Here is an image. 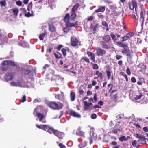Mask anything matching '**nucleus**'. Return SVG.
Instances as JSON below:
<instances>
[{
	"label": "nucleus",
	"mask_w": 148,
	"mask_h": 148,
	"mask_svg": "<svg viewBox=\"0 0 148 148\" xmlns=\"http://www.w3.org/2000/svg\"><path fill=\"white\" fill-rule=\"evenodd\" d=\"M48 106L53 109L55 110H59L62 108L63 105L60 102L56 101L51 102L48 103Z\"/></svg>",
	"instance_id": "obj_1"
},
{
	"label": "nucleus",
	"mask_w": 148,
	"mask_h": 148,
	"mask_svg": "<svg viewBox=\"0 0 148 148\" xmlns=\"http://www.w3.org/2000/svg\"><path fill=\"white\" fill-rule=\"evenodd\" d=\"M38 108V107H37L34 109L33 114L34 115L36 116L39 119V121L41 122L45 117L46 115V114L44 115L42 113L38 112L37 110Z\"/></svg>",
	"instance_id": "obj_2"
},
{
	"label": "nucleus",
	"mask_w": 148,
	"mask_h": 148,
	"mask_svg": "<svg viewBox=\"0 0 148 148\" xmlns=\"http://www.w3.org/2000/svg\"><path fill=\"white\" fill-rule=\"evenodd\" d=\"M128 6L130 8L133 10L135 8L136 12H137V8H138L137 2L136 0H131L128 3Z\"/></svg>",
	"instance_id": "obj_3"
},
{
	"label": "nucleus",
	"mask_w": 148,
	"mask_h": 148,
	"mask_svg": "<svg viewBox=\"0 0 148 148\" xmlns=\"http://www.w3.org/2000/svg\"><path fill=\"white\" fill-rule=\"evenodd\" d=\"M135 135L136 138L139 139L138 140V142L139 143L145 144L146 142V140H148V139L145 138L142 135L136 134Z\"/></svg>",
	"instance_id": "obj_4"
},
{
	"label": "nucleus",
	"mask_w": 148,
	"mask_h": 148,
	"mask_svg": "<svg viewBox=\"0 0 148 148\" xmlns=\"http://www.w3.org/2000/svg\"><path fill=\"white\" fill-rule=\"evenodd\" d=\"M114 129L112 131L111 133L114 134H118V133L122 131V128L121 126L119 124L116 125Z\"/></svg>",
	"instance_id": "obj_5"
},
{
	"label": "nucleus",
	"mask_w": 148,
	"mask_h": 148,
	"mask_svg": "<svg viewBox=\"0 0 148 148\" xmlns=\"http://www.w3.org/2000/svg\"><path fill=\"white\" fill-rule=\"evenodd\" d=\"M134 34L133 32H130L126 34V36L121 38L120 40L121 42L126 41L134 36Z\"/></svg>",
	"instance_id": "obj_6"
},
{
	"label": "nucleus",
	"mask_w": 148,
	"mask_h": 148,
	"mask_svg": "<svg viewBox=\"0 0 148 148\" xmlns=\"http://www.w3.org/2000/svg\"><path fill=\"white\" fill-rule=\"evenodd\" d=\"M78 39L75 36H73L71 39V46L75 47L78 46L79 43Z\"/></svg>",
	"instance_id": "obj_7"
},
{
	"label": "nucleus",
	"mask_w": 148,
	"mask_h": 148,
	"mask_svg": "<svg viewBox=\"0 0 148 148\" xmlns=\"http://www.w3.org/2000/svg\"><path fill=\"white\" fill-rule=\"evenodd\" d=\"M67 113L70 116H72L74 117L78 118H80L81 117V116L80 114L73 110H69L68 111Z\"/></svg>",
	"instance_id": "obj_8"
},
{
	"label": "nucleus",
	"mask_w": 148,
	"mask_h": 148,
	"mask_svg": "<svg viewBox=\"0 0 148 148\" xmlns=\"http://www.w3.org/2000/svg\"><path fill=\"white\" fill-rule=\"evenodd\" d=\"M54 135L60 139H62L64 136V135L63 132H60L56 130L54 132Z\"/></svg>",
	"instance_id": "obj_9"
},
{
	"label": "nucleus",
	"mask_w": 148,
	"mask_h": 148,
	"mask_svg": "<svg viewBox=\"0 0 148 148\" xmlns=\"http://www.w3.org/2000/svg\"><path fill=\"white\" fill-rule=\"evenodd\" d=\"M141 12L140 13V21H143L144 19V16L145 14V11L144 9V7L143 5H140Z\"/></svg>",
	"instance_id": "obj_10"
},
{
	"label": "nucleus",
	"mask_w": 148,
	"mask_h": 148,
	"mask_svg": "<svg viewBox=\"0 0 148 148\" xmlns=\"http://www.w3.org/2000/svg\"><path fill=\"white\" fill-rule=\"evenodd\" d=\"M106 7L105 6H100L98 7V8L95 10L94 11V13H97L99 12L103 13L105 10Z\"/></svg>",
	"instance_id": "obj_11"
},
{
	"label": "nucleus",
	"mask_w": 148,
	"mask_h": 148,
	"mask_svg": "<svg viewBox=\"0 0 148 148\" xmlns=\"http://www.w3.org/2000/svg\"><path fill=\"white\" fill-rule=\"evenodd\" d=\"M87 54L89 57L90 59L94 62H96L95 58V54L92 52L87 51Z\"/></svg>",
	"instance_id": "obj_12"
},
{
	"label": "nucleus",
	"mask_w": 148,
	"mask_h": 148,
	"mask_svg": "<svg viewBox=\"0 0 148 148\" xmlns=\"http://www.w3.org/2000/svg\"><path fill=\"white\" fill-rule=\"evenodd\" d=\"M94 75H97V77H94L95 79H97L99 78L100 79H102L103 78V73L102 72H99L98 70L96 71L94 73Z\"/></svg>",
	"instance_id": "obj_13"
},
{
	"label": "nucleus",
	"mask_w": 148,
	"mask_h": 148,
	"mask_svg": "<svg viewBox=\"0 0 148 148\" xmlns=\"http://www.w3.org/2000/svg\"><path fill=\"white\" fill-rule=\"evenodd\" d=\"M56 130H54L53 128L51 127L50 126L48 125H47L45 127V131H46L47 132H48L50 134H51L53 133L54 134V132Z\"/></svg>",
	"instance_id": "obj_14"
},
{
	"label": "nucleus",
	"mask_w": 148,
	"mask_h": 148,
	"mask_svg": "<svg viewBox=\"0 0 148 148\" xmlns=\"http://www.w3.org/2000/svg\"><path fill=\"white\" fill-rule=\"evenodd\" d=\"M106 51L102 49L99 48L97 50V53L99 56H102L106 53Z\"/></svg>",
	"instance_id": "obj_15"
},
{
	"label": "nucleus",
	"mask_w": 148,
	"mask_h": 148,
	"mask_svg": "<svg viewBox=\"0 0 148 148\" xmlns=\"http://www.w3.org/2000/svg\"><path fill=\"white\" fill-rule=\"evenodd\" d=\"M102 39L103 40L102 42L108 43L111 40V38L109 35H106L102 37Z\"/></svg>",
	"instance_id": "obj_16"
},
{
	"label": "nucleus",
	"mask_w": 148,
	"mask_h": 148,
	"mask_svg": "<svg viewBox=\"0 0 148 148\" xmlns=\"http://www.w3.org/2000/svg\"><path fill=\"white\" fill-rule=\"evenodd\" d=\"M10 84L11 86H14L21 87L22 86L21 83L19 80L16 82L12 81L10 83Z\"/></svg>",
	"instance_id": "obj_17"
},
{
	"label": "nucleus",
	"mask_w": 148,
	"mask_h": 148,
	"mask_svg": "<svg viewBox=\"0 0 148 148\" xmlns=\"http://www.w3.org/2000/svg\"><path fill=\"white\" fill-rule=\"evenodd\" d=\"M56 77L57 78L58 77L59 78V77L58 75H54L51 74H49L47 76V79L49 80H51V81H52V80H55Z\"/></svg>",
	"instance_id": "obj_18"
},
{
	"label": "nucleus",
	"mask_w": 148,
	"mask_h": 148,
	"mask_svg": "<svg viewBox=\"0 0 148 148\" xmlns=\"http://www.w3.org/2000/svg\"><path fill=\"white\" fill-rule=\"evenodd\" d=\"M76 135L83 138L85 137L84 132L83 131L81 130V129L79 128L77 129V130L76 132Z\"/></svg>",
	"instance_id": "obj_19"
},
{
	"label": "nucleus",
	"mask_w": 148,
	"mask_h": 148,
	"mask_svg": "<svg viewBox=\"0 0 148 148\" xmlns=\"http://www.w3.org/2000/svg\"><path fill=\"white\" fill-rule=\"evenodd\" d=\"M24 72H25V74L29 75V78L31 79L32 78L33 75L32 71L31 70L25 69Z\"/></svg>",
	"instance_id": "obj_20"
},
{
	"label": "nucleus",
	"mask_w": 148,
	"mask_h": 148,
	"mask_svg": "<svg viewBox=\"0 0 148 148\" xmlns=\"http://www.w3.org/2000/svg\"><path fill=\"white\" fill-rule=\"evenodd\" d=\"M5 78L6 80L7 81H10L12 79L13 76L11 73H8L5 75Z\"/></svg>",
	"instance_id": "obj_21"
},
{
	"label": "nucleus",
	"mask_w": 148,
	"mask_h": 148,
	"mask_svg": "<svg viewBox=\"0 0 148 148\" xmlns=\"http://www.w3.org/2000/svg\"><path fill=\"white\" fill-rule=\"evenodd\" d=\"M119 15V12L118 11H116V10L113 11L110 14V15L112 18H114L115 16H118Z\"/></svg>",
	"instance_id": "obj_22"
},
{
	"label": "nucleus",
	"mask_w": 148,
	"mask_h": 148,
	"mask_svg": "<svg viewBox=\"0 0 148 148\" xmlns=\"http://www.w3.org/2000/svg\"><path fill=\"white\" fill-rule=\"evenodd\" d=\"M106 43H107L102 41L100 42V44L101 45L103 49H108L109 48V47L108 45L106 44Z\"/></svg>",
	"instance_id": "obj_23"
},
{
	"label": "nucleus",
	"mask_w": 148,
	"mask_h": 148,
	"mask_svg": "<svg viewBox=\"0 0 148 148\" xmlns=\"http://www.w3.org/2000/svg\"><path fill=\"white\" fill-rule=\"evenodd\" d=\"M71 100V101H74L75 99V94L74 92H71L70 95Z\"/></svg>",
	"instance_id": "obj_24"
},
{
	"label": "nucleus",
	"mask_w": 148,
	"mask_h": 148,
	"mask_svg": "<svg viewBox=\"0 0 148 148\" xmlns=\"http://www.w3.org/2000/svg\"><path fill=\"white\" fill-rule=\"evenodd\" d=\"M116 43L119 47L123 48H127V44H123L120 41L117 42Z\"/></svg>",
	"instance_id": "obj_25"
},
{
	"label": "nucleus",
	"mask_w": 148,
	"mask_h": 148,
	"mask_svg": "<svg viewBox=\"0 0 148 148\" xmlns=\"http://www.w3.org/2000/svg\"><path fill=\"white\" fill-rule=\"evenodd\" d=\"M79 6V4L77 3L73 6L72 8L71 11L72 12H75V11L78 8Z\"/></svg>",
	"instance_id": "obj_26"
},
{
	"label": "nucleus",
	"mask_w": 148,
	"mask_h": 148,
	"mask_svg": "<svg viewBox=\"0 0 148 148\" xmlns=\"http://www.w3.org/2000/svg\"><path fill=\"white\" fill-rule=\"evenodd\" d=\"M0 40L1 41L2 44H4L5 42H7V39L4 36H2V35L0 34Z\"/></svg>",
	"instance_id": "obj_27"
},
{
	"label": "nucleus",
	"mask_w": 148,
	"mask_h": 148,
	"mask_svg": "<svg viewBox=\"0 0 148 148\" xmlns=\"http://www.w3.org/2000/svg\"><path fill=\"white\" fill-rule=\"evenodd\" d=\"M49 30L51 32H53L56 30V29L53 25L52 24H50L49 25Z\"/></svg>",
	"instance_id": "obj_28"
},
{
	"label": "nucleus",
	"mask_w": 148,
	"mask_h": 148,
	"mask_svg": "<svg viewBox=\"0 0 148 148\" xmlns=\"http://www.w3.org/2000/svg\"><path fill=\"white\" fill-rule=\"evenodd\" d=\"M46 125H38V124H36V127L40 129H41L44 131H45V127H46Z\"/></svg>",
	"instance_id": "obj_29"
},
{
	"label": "nucleus",
	"mask_w": 148,
	"mask_h": 148,
	"mask_svg": "<svg viewBox=\"0 0 148 148\" xmlns=\"http://www.w3.org/2000/svg\"><path fill=\"white\" fill-rule=\"evenodd\" d=\"M84 109L85 110H87L88 109L90 106H89V104L88 103L87 101H85L84 102Z\"/></svg>",
	"instance_id": "obj_30"
},
{
	"label": "nucleus",
	"mask_w": 148,
	"mask_h": 148,
	"mask_svg": "<svg viewBox=\"0 0 148 148\" xmlns=\"http://www.w3.org/2000/svg\"><path fill=\"white\" fill-rule=\"evenodd\" d=\"M94 134V133H93L92 134L90 135L89 138L88 139L89 140L90 144H91L92 143L93 139L96 140V139L95 138Z\"/></svg>",
	"instance_id": "obj_31"
},
{
	"label": "nucleus",
	"mask_w": 148,
	"mask_h": 148,
	"mask_svg": "<svg viewBox=\"0 0 148 148\" xmlns=\"http://www.w3.org/2000/svg\"><path fill=\"white\" fill-rule=\"evenodd\" d=\"M12 12L13 13L14 15L17 16L19 12L18 9L17 8H14L12 9Z\"/></svg>",
	"instance_id": "obj_32"
},
{
	"label": "nucleus",
	"mask_w": 148,
	"mask_h": 148,
	"mask_svg": "<svg viewBox=\"0 0 148 148\" xmlns=\"http://www.w3.org/2000/svg\"><path fill=\"white\" fill-rule=\"evenodd\" d=\"M69 14L68 13L66 14L64 18V21L66 22L69 21Z\"/></svg>",
	"instance_id": "obj_33"
},
{
	"label": "nucleus",
	"mask_w": 148,
	"mask_h": 148,
	"mask_svg": "<svg viewBox=\"0 0 148 148\" xmlns=\"http://www.w3.org/2000/svg\"><path fill=\"white\" fill-rule=\"evenodd\" d=\"M76 14L75 12H72L70 16L71 20L72 21L74 20L76 17Z\"/></svg>",
	"instance_id": "obj_34"
},
{
	"label": "nucleus",
	"mask_w": 148,
	"mask_h": 148,
	"mask_svg": "<svg viewBox=\"0 0 148 148\" xmlns=\"http://www.w3.org/2000/svg\"><path fill=\"white\" fill-rule=\"evenodd\" d=\"M55 97L56 99H58L60 101L62 102H64L65 101L64 98L61 96V95H58L56 96Z\"/></svg>",
	"instance_id": "obj_35"
},
{
	"label": "nucleus",
	"mask_w": 148,
	"mask_h": 148,
	"mask_svg": "<svg viewBox=\"0 0 148 148\" xmlns=\"http://www.w3.org/2000/svg\"><path fill=\"white\" fill-rule=\"evenodd\" d=\"M120 74L121 75L124 77L127 82L128 81V79L127 75L124 72L121 71L120 72Z\"/></svg>",
	"instance_id": "obj_36"
},
{
	"label": "nucleus",
	"mask_w": 148,
	"mask_h": 148,
	"mask_svg": "<svg viewBox=\"0 0 148 148\" xmlns=\"http://www.w3.org/2000/svg\"><path fill=\"white\" fill-rule=\"evenodd\" d=\"M66 26L67 27L70 28L73 27H74V25L73 23H70L69 21L66 22Z\"/></svg>",
	"instance_id": "obj_37"
},
{
	"label": "nucleus",
	"mask_w": 148,
	"mask_h": 148,
	"mask_svg": "<svg viewBox=\"0 0 148 148\" xmlns=\"http://www.w3.org/2000/svg\"><path fill=\"white\" fill-rule=\"evenodd\" d=\"M127 48H124V49L122 51V52L123 54H126L128 53L129 51H130V50L129 49L128 47H127Z\"/></svg>",
	"instance_id": "obj_38"
},
{
	"label": "nucleus",
	"mask_w": 148,
	"mask_h": 148,
	"mask_svg": "<svg viewBox=\"0 0 148 148\" xmlns=\"http://www.w3.org/2000/svg\"><path fill=\"white\" fill-rule=\"evenodd\" d=\"M46 35V32L42 33V34H40L39 35V37L40 40H43L44 38L45 37Z\"/></svg>",
	"instance_id": "obj_39"
},
{
	"label": "nucleus",
	"mask_w": 148,
	"mask_h": 148,
	"mask_svg": "<svg viewBox=\"0 0 148 148\" xmlns=\"http://www.w3.org/2000/svg\"><path fill=\"white\" fill-rule=\"evenodd\" d=\"M106 72L107 74V76L108 77V79H109L111 75V72L110 70L109 69H108V70H106Z\"/></svg>",
	"instance_id": "obj_40"
},
{
	"label": "nucleus",
	"mask_w": 148,
	"mask_h": 148,
	"mask_svg": "<svg viewBox=\"0 0 148 148\" xmlns=\"http://www.w3.org/2000/svg\"><path fill=\"white\" fill-rule=\"evenodd\" d=\"M127 139L125 138V136H123L119 138V140L121 142H123L124 141H126L127 140Z\"/></svg>",
	"instance_id": "obj_41"
},
{
	"label": "nucleus",
	"mask_w": 148,
	"mask_h": 148,
	"mask_svg": "<svg viewBox=\"0 0 148 148\" xmlns=\"http://www.w3.org/2000/svg\"><path fill=\"white\" fill-rule=\"evenodd\" d=\"M6 3L5 1H0V5L1 7H5L6 5Z\"/></svg>",
	"instance_id": "obj_42"
},
{
	"label": "nucleus",
	"mask_w": 148,
	"mask_h": 148,
	"mask_svg": "<svg viewBox=\"0 0 148 148\" xmlns=\"http://www.w3.org/2000/svg\"><path fill=\"white\" fill-rule=\"evenodd\" d=\"M91 64H92V68L94 70H97L99 68V66L97 64H93L92 63H91Z\"/></svg>",
	"instance_id": "obj_43"
},
{
	"label": "nucleus",
	"mask_w": 148,
	"mask_h": 148,
	"mask_svg": "<svg viewBox=\"0 0 148 148\" xmlns=\"http://www.w3.org/2000/svg\"><path fill=\"white\" fill-rule=\"evenodd\" d=\"M32 12V11H31ZM34 16V14L33 12H32V13H30V12L29 11V12L27 14L26 13H25V16L26 17H30L32 16Z\"/></svg>",
	"instance_id": "obj_44"
},
{
	"label": "nucleus",
	"mask_w": 148,
	"mask_h": 148,
	"mask_svg": "<svg viewBox=\"0 0 148 148\" xmlns=\"http://www.w3.org/2000/svg\"><path fill=\"white\" fill-rule=\"evenodd\" d=\"M8 65H10L14 66H16L14 62L9 60H8Z\"/></svg>",
	"instance_id": "obj_45"
},
{
	"label": "nucleus",
	"mask_w": 148,
	"mask_h": 148,
	"mask_svg": "<svg viewBox=\"0 0 148 148\" xmlns=\"http://www.w3.org/2000/svg\"><path fill=\"white\" fill-rule=\"evenodd\" d=\"M110 35L111 37L112 38L114 41L117 40V39L115 35H114L113 33H111L110 34Z\"/></svg>",
	"instance_id": "obj_46"
},
{
	"label": "nucleus",
	"mask_w": 148,
	"mask_h": 148,
	"mask_svg": "<svg viewBox=\"0 0 148 148\" xmlns=\"http://www.w3.org/2000/svg\"><path fill=\"white\" fill-rule=\"evenodd\" d=\"M142 96V94L141 93H140L138 95H137L135 98L134 99L135 100H138L140 99Z\"/></svg>",
	"instance_id": "obj_47"
},
{
	"label": "nucleus",
	"mask_w": 148,
	"mask_h": 148,
	"mask_svg": "<svg viewBox=\"0 0 148 148\" xmlns=\"http://www.w3.org/2000/svg\"><path fill=\"white\" fill-rule=\"evenodd\" d=\"M133 125L135 126L136 127L138 130H140L141 128V126L138 124V123H134Z\"/></svg>",
	"instance_id": "obj_48"
},
{
	"label": "nucleus",
	"mask_w": 148,
	"mask_h": 148,
	"mask_svg": "<svg viewBox=\"0 0 148 148\" xmlns=\"http://www.w3.org/2000/svg\"><path fill=\"white\" fill-rule=\"evenodd\" d=\"M82 59H83L87 63H89L90 62L89 59L87 57L84 56Z\"/></svg>",
	"instance_id": "obj_49"
},
{
	"label": "nucleus",
	"mask_w": 148,
	"mask_h": 148,
	"mask_svg": "<svg viewBox=\"0 0 148 148\" xmlns=\"http://www.w3.org/2000/svg\"><path fill=\"white\" fill-rule=\"evenodd\" d=\"M62 53L63 55L65 56L66 55V51L64 48H62Z\"/></svg>",
	"instance_id": "obj_50"
},
{
	"label": "nucleus",
	"mask_w": 148,
	"mask_h": 148,
	"mask_svg": "<svg viewBox=\"0 0 148 148\" xmlns=\"http://www.w3.org/2000/svg\"><path fill=\"white\" fill-rule=\"evenodd\" d=\"M57 144H58L60 148H65V146L62 144L61 143H59L58 142H57Z\"/></svg>",
	"instance_id": "obj_51"
},
{
	"label": "nucleus",
	"mask_w": 148,
	"mask_h": 148,
	"mask_svg": "<svg viewBox=\"0 0 148 148\" xmlns=\"http://www.w3.org/2000/svg\"><path fill=\"white\" fill-rule=\"evenodd\" d=\"M104 2L105 3L108 4L112 3H113L112 1L110 0H104Z\"/></svg>",
	"instance_id": "obj_52"
},
{
	"label": "nucleus",
	"mask_w": 148,
	"mask_h": 148,
	"mask_svg": "<svg viewBox=\"0 0 148 148\" xmlns=\"http://www.w3.org/2000/svg\"><path fill=\"white\" fill-rule=\"evenodd\" d=\"M126 72L127 74L129 75H130L131 74V71L130 69L127 67L126 70Z\"/></svg>",
	"instance_id": "obj_53"
},
{
	"label": "nucleus",
	"mask_w": 148,
	"mask_h": 148,
	"mask_svg": "<svg viewBox=\"0 0 148 148\" xmlns=\"http://www.w3.org/2000/svg\"><path fill=\"white\" fill-rule=\"evenodd\" d=\"M20 10L22 13H24L25 14V13H26V10L25 8H21L20 9Z\"/></svg>",
	"instance_id": "obj_54"
},
{
	"label": "nucleus",
	"mask_w": 148,
	"mask_h": 148,
	"mask_svg": "<svg viewBox=\"0 0 148 148\" xmlns=\"http://www.w3.org/2000/svg\"><path fill=\"white\" fill-rule=\"evenodd\" d=\"M97 16L99 18L101 19H103L105 17V16L103 15H102L101 13L98 14Z\"/></svg>",
	"instance_id": "obj_55"
},
{
	"label": "nucleus",
	"mask_w": 148,
	"mask_h": 148,
	"mask_svg": "<svg viewBox=\"0 0 148 148\" xmlns=\"http://www.w3.org/2000/svg\"><path fill=\"white\" fill-rule=\"evenodd\" d=\"M16 5L19 6H21L22 5V3L21 1H18L16 2Z\"/></svg>",
	"instance_id": "obj_56"
},
{
	"label": "nucleus",
	"mask_w": 148,
	"mask_h": 148,
	"mask_svg": "<svg viewBox=\"0 0 148 148\" xmlns=\"http://www.w3.org/2000/svg\"><path fill=\"white\" fill-rule=\"evenodd\" d=\"M68 27L64 28L63 29V31L65 33H67L69 31V29L68 28Z\"/></svg>",
	"instance_id": "obj_57"
},
{
	"label": "nucleus",
	"mask_w": 148,
	"mask_h": 148,
	"mask_svg": "<svg viewBox=\"0 0 148 148\" xmlns=\"http://www.w3.org/2000/svg\"><path fill=\"white\" fill-rule=\"evenodd\" d=\"M131 80L132 82L133 83H135L136 82V79L134 77H132L131 79Z\"/></svg>",
	"instance_id": "obj_58"
},
{
	"label": "nucleus",
	"mask_w": 148,
	"mask_h": 148,
	"mask_svg": "<svg viewBox=\"0 0 148 148\" xmlns=\"http://www.w3.org/2000/svg\"><path fill=\"white\" fill-rule=\"evenodd\" d=\"M102 25L105 27H108V25L106 22L105 21L102 22Z\"/></svg>",
	"instance_id": "obj_59"
},
{
	"label": "nucleus",
	"mask_w": 148,
	"mask_h": 148,
	"mask_svg": "<svg viewBox=\"0 0 148 148\" xmlns=\"http://www.w3.org/2000/svg\"><path fill=\"white\" fill-rule=\"evenodd\" d=\"M97 25H96L95 26H92V25L91 26V28H92V30L94 31H95L96 30V28H97Z\"/></svg>",
	"instance_id": "obj_60"
},
{
	"label": "nucleus",
	"mask_w": 148,
	"mask_h": 148,
	"mask_svg": "<svg viewBox=\"0 0 148 148\" xmlns=\"http://www.w3.org/2000/svg\"><path fill=\"white\" fill-rule=\"evenodd\" d=\"M26 100V97L24 95L22 98V100L21 101L22 102H24Z\"/></svg>",
	"instance_id": "obj_61"
},
{
	"label": "nucleus",
	"mask_w": 148,
	"mask_h": 148,
	"mask_svg": "<svg viewBox=\"0 0 148 148\" xmlns=\"http://www.w3.org/2000/svg\"><path fill=\"white\" fill-rule=\"evenodd\" d=\"M97 116L96 114H93L91 116V117L92 119H95L97 118Z\"/></svg>",
	"instance_id": "obj_62"
},
{
	"label": "nucleus",
	"mask_w": 148,
	"mask_h": 148,
	"mask_svg": "<svg viewBox=\"0 0 148 148\" xmlns=\"http://www.w3.org/2000/svg\"><path fill=\"white\" fill-rule=\"evenodd\" d=\"M93 99L95 102L97 101V94L96 93H95L94 95Z\"/></svg>",
	"instance_id": "obj_63"
},
{
	"label": "nucleus",
	"mask_w": 148,
	"mask_h": 148,
	"mask_svg": "<svg viewBox=\"0 0 148 148\" xmlns=\"http://www.w3.org/2000/svg\"><path fill=\"white\" fill-rule=\"evenodd\" d=\"M117 142L115 141H112L111 143H110V145H117Z\"/></svg>",
	"instance_id": "obj_64"
}]
</instances>
